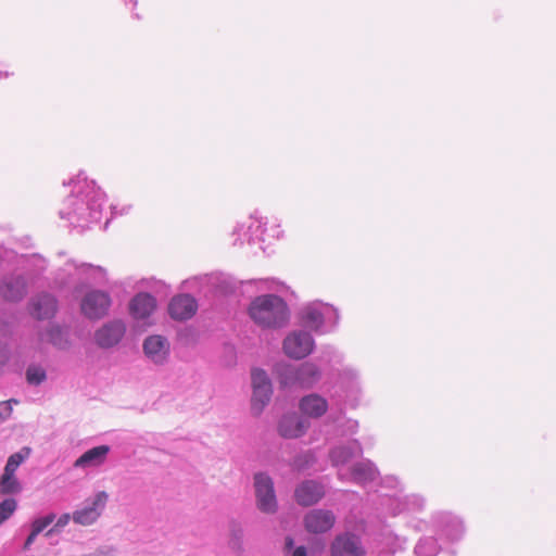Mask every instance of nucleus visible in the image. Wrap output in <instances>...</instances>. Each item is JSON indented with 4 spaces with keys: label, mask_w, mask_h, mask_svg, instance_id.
<instances>
[{
    "label": "nucleus",
    "mask_w": 556,
    "mask_h": 556,
    "mask_svg": "<svg viewBox=\"0 0 556 556\" xmlns=\"http://www.w3.org/2000/svg\"><path fill=\"white\" fill-rule=\"evenodd\" d=\"M71 193L63 200L59 215L74 227L87 228L101 220L105 193L80 172L68 182Z\"/></svg>",
    "instance_id": "1"
},
{
    "label": "nucleus",
    "mask_w": 556,
    "mask_h": 556,
    "mask_svg": "<svg viewBox=\"0 0 556 556\" xmlns=\"http://www.w3.org/2000/svg\"><path fill=\"white\" fill-rule=\"evenodd\" d=\"M248 314L252 321L263 329H279L290 319V311L286 301L276 294H263L254 298Z\"/></svg>",
    "instance_id": "2"
},
{
    "label": "nucleus",
    "mask_w": 556,
    "mask_h": 556,
    "mask_svg": "<svg viewBox=\"0 0 556 556\" xmlns=\"http://www.w3.org/2000/svg\"><path fill=\"white\" fill-rule=\"evenodd\" d=\"M274 370L280 386L283 388L308 389L314 387L321 378L320 369L311 362H304L298 366L280 362L275 365Z\"/></svg>",
    "instance_id": "3"
},
{
    "label": "nucleus",
    "mask_w": 556,
    "mask_h": 556,
    "mask_svg": "<svg viewBox=\"0 0 556 556\" xmlns=\"http://www.w3.org/2000/svg\"><path fill=\"white\" fill-rule=\"evenodd\" d=\"M300 319L304 328L323 334L336 326L338 313L333 306L316 301L301 308Z\"/></svg>",
    "instance_id": "4"
},
{
    "label": "nucleus",
    "mask_w": 556,
    "mask_h": 556,
    "mask_svg": "<svg viewBox=\"0 0 556 556\" xmlns=\"http://www.w3.org/2000/svg\"><path fill=\"white\" fill-rule=\"evenodd\" d=\"M235 235H237L241 243L247 241L249 244H260V249L263 252H266V247L263 245L268 241L270 243L271 239H278L280 236V229L278 225L267 227V220H263L258 213L255 212L249 217L247 223H242L238 225L235 229Z\"/></svg>",
    "instance_id": "5"
},
{
    "label": "nucleus",
    "mask_w": 556,
    "mask_h": 556,
    "mask_svg": "<svg viewBox=\"0 0 556 556\" xmlns=\"http://www.w3.org/2000/svg\"><path fill=\"white\" fill-rule=\"evenodd\" d=\"M112 304L113 300L108 291L91 289L83 295L79 308L85 318L94 321L106 317Z\"/></svg>",
    "instance_id": "6"
},
{
    "label": "nucleus",
    "mask_w": 556,
    "mask_h": 556,
    "mask_svg": "<svg viewBox=\"0 0 556 556\" xmlns=\"http://www.w3.org/2000/svg\"><path fill=\"white\" fill-rule=\"evenodd\" d=\"M186 290H198L202 292L204 287L214 289L217 294L228 295L237 290V281L227 275H204L186 279L181 285Z\"/></svg>",
    "instance_id": "7"
},
{
    "label": "nucleus",
    "mask_w": 556,
    "mask_h": 556,
    "mask_svg": "<svg viewBox=\"0 0 556 556\" xmlns=\"http://www.w3.org/2000/svg\"><path fill=\"white\" fill-rule=\"evenodd\" d=\"M28 277L18 270H12L0 278V298L7 303H20L28 294Z\"/></svg>",
    "instance_id": "8"
},
{
    "label": "nucleus",
    "mask_w": 556,
    "mask_h": 556,
    "mask_svg": "<svg viewBox=\"0 0 556 556\" xmlns=\"http://www.w3.org/2000/svg\"><path fill=\"white\" fill-rule=\"evenodd\" d=\"M251 380L253 389L251 409L254 415H260L271 397V381L267 372L261 368L252 369Z\"/></svg>",
    "instance_id": "9"
},
{
    "label": "nucleus",
    "mask_w": 556,
    "mask_h": 556,
    "mask_svg": "<svg viewBox=\"0 0 556 556\" xmlns=\"http://www.w3.org/2000/svg\"><path fill=\"white\" fill-rule=\"evenodd\" d=\"M257 508L265 514H274L278 508L273 479L265 472L254 475Z\"/></svg>",
    "instance_id": "10"
},
{
    "label": "nucleus",
    "mask_w": 556,
    "mask_h": 556,
    "mask_svg": "<svg viewBox=\"0 0 556 556\" xmlns=\"http://www.w3.org/2000/svg\"><path fill=\"white\" fill-rule=\"evenodd\" d=\"M106 502L108 494L104 491L96 493L92 497L87 498L80 508L73 513V521L80 526L94 523L105 508Z\"/></svg>",
    "instance_id": "11"
},
{
    "label": "nucleus",
    "mask_w": 556,
    "mask_h": 556,
    "mask_svg": "<svg viewBox=\"0 0 556 556\" xmlns=\"http://www.w3.org/2000/svg\"><path fill=\"white\" fill-rule=\"evenodd\" d=\"M314 339L305 330H296L289 333L283 340V352L294 359H302L308 356L314 350Z\"/></svg>",
    "instance_id": "12"
},
{
    "label": "nucleus",
    "mask_w": 556,
    "mask_h": 556,
    "mask_svg": "<svg viewBox=\"0 0 556 556\" xmlns=\"http://www.w3.org/2000/svg\"><path fill=\"white\" fill-rule=\"evenodd\" d=\"M126 330L127 327L124 320L112 319L96 330L93 339L99 348L104 350L111 349L121 343Z\"/></svg>",
    "instance_id": "13"
},
{
    "label": "nucleus",
    "mask_w": 556,
    "mask_h": 556,
    "mask_svg": "<svg viewBox=\"0 0 556 556\" xmlns=\"http://www.w3.org/2000/svg\"><path fill=\"white\" fill-rule=\"evenodd\" d=\"M167 309L172 319L185 321L191 319L195 315L198 311V302L192 295L181 293L172 298Z\"/></svg>",
    "instance_id": "14"
},
{
    "label": "nucleus",
    "mask_w": 556,
    "mask_h": 556,
    "mask_svg": "<svg viewBox=\"0 0 556 556\" xmlns=\"http://www.w3.org/2000/svg\"><path fill=\"white\" fill-rule=\"evenodd\" d=\"M156 299L148 292H139L129 301L128 309L130 316L136 320H147L155 312Z\"/></svg>",
    "instance_id": "15"
},
{
    "label": "nucleus",
    "mask_w": 556,
    "mask_h": 556,
    "mask_svg": "<svg viewBox=\"0 0 556 556\" xmlns=\"http://www.w3.org/2000/svg\"><path fill=\"white\" fill-rule=\"evenodd\" d=\"M308 428L309 421L296 413L285 414L278 424L279 434L288 439L301 438Z\"/></svg>",
    "instance_id": "16"
},
{
    "label": "nucleus",
    "mask_w": 556,
    "mask_h": 556,
    "mask_svg": "<svg viewBox=\"0 0 556 556\" xmlns=\"http://www.w3.org/2000/svg\"><path fill=\"white\" fill-rule=\"evenodd\" d=\"M334 520L330 510L312 509L304 517V526L311 533H325L333 527Z\"/></svg>",
    "instance_id": "17"
},
{
    "label": "nucleus",
    "mask_w": 556,
    "mask_h": 556,
    "mask_svg": "<svg viewBox=\"0 0 556 556\" xmlns=\"http://www.w3.org/2000/svg\"><path fill=\"white\" fill-rule=\"evenodd\" d=\"M30 314L39 320L50 319L55 315L58 301L54 295L49 292H42L31 299Z\"/></svg>",
    "instance_id": "18"
},
{
    "label": "nucleus",
    "mask_w": 556,
    "mask_h": 556,
    "mask_svg": "<svg viewBox=\"0 0 556 556\" xmlns=\"http://www.w3.org/2000/svg\"><path fill=\"white\" fill-rule=\"evenodd\" d=\"M143 352L154 364H163L169 354V343L163 336H149L143 341Z\"/></svg>",
    "instance_id": "19"
},
{
    "label": "nucleus",
    "mask_w": 556,
    "mask_h": 556,
    "mask_svg": "<svg viewBox=\"0 0 556 556\" xmlns=\"http://www.w3.org/2000/svg\"><path fill=\"white\" fill-rule=\"evenodd\" d=\"M66 265L73 266L81 283L101 285L106 282V270L99 265H93L90 263H78L74 260L68 261Z\"/></svg>",
    "instance_id": "20"
},
{
    "label": "nucleus",
    "mask_w": 556,
    "mask_h": 556,
    "mask_svg": "<svg viewBox=\"0 0 556 556\" xmlns=\"http://www.w3.org/2000/svg\"><path fill=\"white\" fill-rule=\"evenodd\" d=\"M324 494L323 485L314 480L303 481L294 491L295 501L301 506H312L316 504Z\"/></svg>",
    "instance_id": "21"
},
{
    "label": "nucleus",
    "mask_w": 556,
    "mask_h": 556,
    "mask_svg": "<svg viewBox=\"0 0 556 556\" xmlns=\"http://www.w3.org/2000/svg\"><path fill=\"white\" fill-rule=\"evenodd\" d=\"M299 408L304 416L319 418L326 414L328 402L319 394L312 393L301 399Z\"/></svg>",
    "instance_id": "22"
},
{
    "label": "nucleus",
    "mask_w": 556,
    "mask_h": 556,
    "mask_svg": "<svg viewBox=\"0 0 556 556\" xmlns=\"http://www.w3.org/2000/svg\"><path fill=\"white\" fill-rule=\"evenodd\" d=\"M110 452L109 445H99L86 451L79 456L74 466L77 468L94 467L104 463Z\"/></svg>",
    "instance_id": "23"
},
{
    "label": "nucleus",
    "mask_w": 556,
    "mask_h": 556,
    "mask_svg": "<svg viewBox=\"0 0 556 556\" xmlns=\"http://www.w3.org/2000/svg\"><path fill=\"white\" fill-rule=\"evenodd\" d=\"M378 476L379 471L369 460L356 463L351 470L352 479L358 483H368L375 481Z\"/></svg>",
    "instance_id": "24"
},
{
    "label": "nucleus",
    "mask_w": 556,
    "mask_h": 556,
    "mask_svg": "<svg viewBox=\"0 0 556 556\" xmlns=\"http://www.w3.org/2000/svg\"><path fill=\"white\" fill-rule=\"evenodd\" d=\"M47 261L40 255L33 254L25 257L23 262L24 274L28 277V281L31 283L38 279L47 270Z\"/></svg>",
    "instance_id": "25"
},
{
    "label": "nucleus",
    "mask_w": 556,
    "mask_h": 556,
    "mask_svg": "<svg viewBox=\"0 0 556 556\" xmlns=\"http://www.w3.org/2000/svg\"><path fill=\"white\" fill-rule=\"evenodd\" d=\"M30 453L31 448L28 446H24L18 452L12 454L8 458V462L4 467V471H7V477L14 476L20 465L30 456Z\"/></svg>",
    "instance_id": "26"
},
{
    "label": "nucleus",
    "mask_w": 556,
    "mask_h": 556,
    "mask_svg": "<svg viewBox=\"0 0 556 556\" xmlns=\"http://www.w3.org/2000/svg\"><path fill=\"white\" fill-rule=\"evenodd\" d=\"M229 531H230V538H229V542H228L229 547L232 551L240 553L242 551V544H243V529H242L241 525L236 521H232L230 523Z\"/></svg>",
    "instance_id": "27"
},
{
    "label": "nucleus",
    "mask_w": 556,
    "mask_h": 556,
    "mask_svg": "<svg viewBox=\"0 0 556 556\" xmlns=\"http://www.w3.org/2000/svg\"><path fill=\"white\" fill-rule=\"evenodd\" d=\"M49 342L58 349H65L68 344L67 337L60 326L53 325L47 330Z\"/></svg>",
    "instance_id": "28"
},
{
    "label": "nucleus",
    "mask_w": 556,
    "mask_h": 556,
    "mask_svg": "<svg viewBox=\"0 0 556 556\" xmlns=\"http://www.w3.org/2000/svg\"><path fill=\"white\" fill-rule=\"evenodd\" d=\"M47 379L46 370L38 365H29L26 369V381L30 386H39Z\"/></svg>",
    "instance_id": "29"
},
{
    "label": "nucleus",
    "mask_w": 556,
    "mask_h": 556,
    "mask_svg": "<svg viewBox=\"0 0 556 556\" xmlns=\"http://www.w3.org/2000/svg\"><path fill=\"white\" fill-rule=\"evenodd\" d=\"M331 556H348V532L339 534L331 545Z\"/></svg>",
    "instance_id": "30"
},
{
    "label": "nucleus",
    "mask_w": 556,
    "mask_h": 556,
    "mask_svg": "<svg viewBox=\"0 0 556 556\" xmlns=\"http://www.w3.org/2000/svg\"><path fill=\"white\" fill-rule=\"evenodd\" d=\"M16 507L17 503L14 498H5L0 502V526L13 515Z\"/></svg>",
    "instance_id": "31"
},
{
    "label": "nucleus",
    "mask_w": 556,
    "mask_h": 556,
    "mask_svg": "<svg viewBox=\"0 0 556 556\" xmlns=\"http://www.w3.org/2000/svg\"><path fill=\"white\" fill-rule=\"evenodd\" d=\"M1 491L2 493H15L20 489V484L14 476L7 477V471H3V475L0 480Z\"/></svg>",
    "instance_id": "32"
},
{
    "label": "nucleus",
    "mask_w": 556,
    "mask_h": 556,
    "mask_svg": "<svg viewBox=\"0 0 556 556\" xmlns=\"http://www.w3.org/2000/svg\"><path fill=\"white\" fill-rule=\"evenodd\" d=\"M55 520V515L50 513L43 517L36 518L31 522V529L37 533L43 532L53 521Z\"/></svg>",
    "instance_id": "33"
},
{
    "label": "nucleus",
    "mask_w": 556,
    "mask_h": 556,
    "mask_svg": "<svg viewBox=\"0 0 556 556\" xmlns=\"http://www.w3.org/2000/svg\"><path fill=\"white\" fill-rule=\"evenodd\" d=\"M71 519L72 516L70 514H62L55 521L54 526L46 532V536H51L54 533L61 532L62 529L68 525Z\"/></svg>",
    "instance_id": "34"
},
{
    "label": "nucleus",
    "mask_w": 556,
    "mask_h": 556,
    "mask_svg": "<svg viewBox=\"0 0 556 556\" xmlns=\"http://www.w3.org/2000/svg\"><path fill=\"white\" fill-rule=\"evenodd\" d=\"M12 403H17L16 400H9L0 402V424L5 421L12 414Z\"/></svg>",
    "instance_id": "35"
},
{
    "label": "nucleus",
    "mask_w": 556,
    "mask_h": 556,
    "mask_svg": "<svg viewBox=\"0 0 556 556\" xmlns=\"http://www.w3.org/2000/svg\"><path fill=\"white\" fill-rule=\"evenodd\" d=\"M350 556H365V551L361 546L358 540L350 539Z\"/></svg>",
    "instance_id": "36"
},
{
    "label": "nucleus",
    "mask_w": 556,
    "mask_h": 556,
    "mask_svg": "<svg viewBox=\"0 0 556 556\" xmlns=\"http://www.w3.org/2000/svg\"><path fill=\"white\" fill-rule=\"evenodd\" d=\"M330 456L334 464H339V462L344 464L345 460L348 459V455H344V452L340 448L332 450Z\"/></svg>",
    "instance_id": "37"
},
{
    "label": "nucleus",
    "mask_w": 556,
    "mask_h": 556,
    "mask_svg": "<svg viewBox=\"0 0 556 556\" xmlns=\"http://www.w3.org/2000/svg\"><path fill=\"white\" fill-rule=\"evenodd\" d=\"M38 535H39V533H37L35 530L30 529V532L24 542L23 549L24 551L29 549L30 546L35 543Z\"/></svg>",
    "instance_id": "38"
},
{
    "label": "nucleus",
    "mask_w": 556,
    "mask_h": 556,
    "mask_svg": "<svg viewBox=\"0 0 556 556\" xmlns=\"http://www.w3.org/2000/svg\"><path fill=\"white\" fill-rule=\"evenodd\" d=\"M292 556H307L305 546H298L293 549Z\"/></svg>",
    "instance_id": "39"
},
{
    "label": "nucleus",
    "mask_w": 556,
    "mask_h": 556,
    "mask_svg": "<svg viewBox=\"0 0 556 556\" xmlns=\"http://www.w3.org/2000/svg\"><path fill=\"white\" fill-rule=\"evenodd\" d=\"M128 211H129V207H125V206H124V207L121 210V212H117L116 206H113V207H112V216L117 215V214L123 215V214H126Z\"/></svg>",
    "instance_id": "40"
},
{
    "label": "nucleus",
    "mask_w": 556,
    "mask_h": 556,
    "mask_svg": "<svg viewBox=\"0 0 556 556\" xmlns=\"http://www.w3.org/2000/svg\"><path fill=\"white\" fill-rule=\"evenodd\" d=\"M293 544H294L293 539L290 536H287L286 538V548L291 549L293 547Z\"/></svg>",
    "instance_id": "41"
},
{
    "label": "nucleus",
    "mask_w": 556,
    "mask_h": 556,
    "mask_svg": "<svg viewBox=\"0 0 556 556\" xmlns=\"http://www.w3.org/2000/svg\"><path fill=\"white\" fill-rule=\"evenodd\" d=\"M257 282L264 285L263 289H271V286H269V279H258Z\"/></svg>",
    "instance_id": "42"
},
{
    "label": "nucleus",
    "mask_w": 556,
    "mask_h": 556,
    "mask_svg": "<svg viewBox=\"0 0 556 556\" xmlns=\"http://www.w3.org/2000/svg\"><path fill=\"white\" fill-rule=\"evenodd\" d=\"M11 74L9 72H1L0 74V78L1 77H9Z\"/></svg>",
    "instance_id": "43"
},
{
    "label": "nucleus",
    "mask_w": 556,
    "mask_h": 556,
    "mask_svg": "<svg viewBox=\"0 0 556 556\" xmlns=\"http://www.w3.org/2000/svg\"><path fill=\"white\" fill-rule=\"evenodd\" d=\"M129 2L132 4L134 8L137 5V0H129Z\"/></svg>",
    "instance_id": "44"
}]
</instances>
